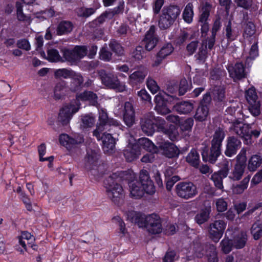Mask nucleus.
<instances>
[{"mask_svg":"<svg viewBox=\"0 0 262 262\" xmlns=\"http://www.w3.org/2000/svg\"><path fill=\"white\" fill-rule=\"evenodd\" d=\"M98 97L96 94L91 91H84L78 94L76 99L70 104L64 105L60 110L58 119L63 124H68L73 114L79 110L80 101L88 102L92 105H96Z\"/></svg>","mask_w":262,"mask_h":262,"instance_id":"f257e3e1","label":"nucleus"},{"mask_svg":"<svg viewBox=\"0 0 262 262\" xmlns=\"http://www.w3.org/2000/svg\"><path fill=\"white\" fill-rule=\"evenodd\" d=\"M122 172H115L104 182L108 197L116 205L121 204L124 199V192L122 186L118 184L122 178Z\"/></svg>","mask_w":262,"mask_h":262,"instance_id":"f03ea898","label":"nucleus"},{"mask_svg":"<svg viewBox=\"0 0 262 262\" xmlns=\"http://www.w3.org/2000/svg\"><path fill=\"white\" fill-rule=\"evenodd\" d=\"M140 180V182L133 181L129 183L132 197L135 199L140 198L143 196L144 192L150 194L155 193V186L152 182L149 179L148 172L147 170H141Z\"/></svg>","mask_w":262,"mask_h":262,"instance_id":"7ed1b4c3","label":"nucleus"},{"mask_svg":"<svg viewBox=\"0 0 262 262\" xmlns=\"http://www.w3.org/2000/svg\"><path fill=\"white\" fill-rule=\"evenodd\" d=\"M181 9L177 6L164 7L159 19V26L161 29L169 28L180 15Z\"/></svg>","mask_w":262,"mask_h":262,"instance_id":"20e7f679","label":"nucleus"},{"mask_svg":"<svg viewBox=\"0 0 262 262\" xmlns=\"http://www.w3.org/2000/svg\"><path fill=\"white\" fill-rule=\"evenodd\" d=\"M99 113V121L97 123V128L93 132V135L95 136L97 140L100 138L99 131H104V130H110V127L112 126L120 127V122L113 119H108L107 113L105 109L103 108H98Z\"/></svg>","mask_w":262,"mask_h":262,"instance_id":"39448f33","label":"nucleus"},{"mask_svg":"<svg viewBox=\"0 0 262 262\" xmlns=\"http://www.w3.org/2000/svg\"><path fill=\"white\" fill-rule=\"evenodd\" d=\"M177 98L168 95L164 92H160L155 98L156 103L155 110L161 115H166L170 113L168 105L173 104L177 101Z\"/></svg>","mask_w":262,"mask_h":262,"instance_id":"423d86ee","label":"nucleus"},{"mask_svg":"<svg viewBox=\"0 0 262 262\" xmlns=\"http://www.w3.org/2000/svg\"><path fill=\"white\" fill-rule=\"evenodd\" d=\"M139 221L138 225L139 227H145L151 234H158L162 230V221L160 217L155 214L149 215L144 219V222Z\"/></svg>","mask_w":262,"mask_h":262,"instance_id":"0eeeda50","label":"nucleus"},{"mask_svg":"<svg viewBox=\"0 0 262 262\" xmlns=\"http://www.w3.org/2000/svg\"><path fill=\"white\" fill-rule=\"evenodd\" d=\"M99 75L102 83L107 88L119 92H122L126 90L125 83L120 82L117 76L112 74H106L103 71H101Z\"/></svg>","mask_w":262,"mask_h":262,"instance_id":"6e6552de","label":"nucleus"},{"mask_svg":"<svg viewBox=\"0 0 262 262\" xmlns=\"http://www.w3.org/2000/svg\"><path fill=\"white\" fill-rule=\"evenodd\" d=\"M219 164V166L221 168V170L217 172H214L211 176V179L215 187L222 189L223 188V179L227 177L231 164L230 161L225 158H223L222 161Z\"/></svg>","mask_w":262,"mask_h":262,"instance_id":"1a4fd4ad","label":"nucleus"},{"mask_svg":"<svg viewBox=\"0 0 262 262\" xmlns=\"http://www.w3.org/2000/svg\"><path fill=\"white\" fill-rule=\"evenodd\" d=\"M159 120L162 119L156 118L153 113H148L141 121L142 131L148 136L152 135L155 131V126H157L159 130V127L161 126V122Z\"/></svg>","mask_w":262,"mask_h":262,"instance_id":"9d476101","label":"nucleus"},{"mask_svg":"<svg viewBox=\"0 0 262 262\" xmlns=\"http://www.w3.org/2000/svg\"><path fill=\"white\" fill-rule=\"evenodd\" d=\"M176 192L179 196L185 199L194 197L198 194L196 186L192 182H180L176 185Z\"/></svg>","mask_w":262,"mask_h":262,"instance_id":"9b49d317","label":"nucleus"},{"mask_svg":"<svg viewBox=\"0 0 262 262\" xmlns=\"http://www.w3.org/2000/svg\"><path fill=\"white\" fill-rule=\"evenodd\" d=\"M250 128L249 124L239 120L233 122L230 127L236 135L245 139L244 143L247 145L251 143Z\"/></svg>","mask_w":262,"mask_h":262,"instance_id":"f8f14e48","label":"nucleus"},{"mask_svg":"<svg viewBox=\"0 0 262 262\" xmlns=\"http://www.w3.org/2000/svg\"><path fill=\"white\" fill-rule=\"evenodd\" d=\"M221 27L220 21L216 20L213 26L212 29V35L211 37L207 40L203 41L202 47H205V49H201L199 53L198 59L201 61H204L207 57V51L206 49L208 48L209 50H211L214 46L215 42V37L216 35V32L220 29Z\"/></svg>","mask_w":262,"mask_h":262,"instance_id":"ddd939ff","label":"nucleus"},{"mask_svg":"<svg viewBox=\"0 0 262 262\" xmlns=\"http://www.w3.org/2000/svg\"><path fill=\"white\" fill-rule=\"evenodd\" d=\"M88 49L85 46H77L72 50H64L63 55L65 59L73 64L76 61L84 57L87 54Z\"/></svg>","mask_w":262,"mask_h":262,"instance_id":"4468645a","label":"nucleus"},{"mask_svg":"<svg viewBox=\"0 0 262 262\" xmlns=\"http://www.w3.org/2000/svg\"><path fill=\"white\" fill-rule=\"evenodd\" d=\"M245 97L251 113L254 116H258L260 114V103L255 89L253 87L249 88L246 91Z\"/></svg>","mask_w":262,"mask_h":262,"instance_id":"2eb2a0df","label":"nucleus"},{"mask_svg":"<svg viewBox=\"0 0 262 262\" xmlns=\"http://www.w3.org/2000/svg\"><path fill=\"white\" fill-rule=\"evenodd\" d=\"M226 227V223L222 220H216L211 223L208 230L209 237L214 242H218L222 237Z\"/></svg>","mask_w":262,"mask_h":262,"instance_id":"dca6fc26","label":"nucleus"},{"mask_svg":"<svg viewBox=\"0 0 262 262\" xmlns=\"http://www.w3.org/2000/svg\"><path fill=\"white\" fill-rule=\"evenodd\" d=\"M123 154L126 160L128 162L135 160L141 154L139 145L137 144L134 137H130L128 139V144L124 150Z\"/></svg>","mask_w":262,"mask_h":262,"instance_id":"f3484780","label":"nucleus"},{"mask_svg":"<svg viewBox=\"0 0 262 262\" xmlns=\"http://www.w3.org/2000/svg\"><path fill=\"white\" fill-rule=\"evenodd\" d=\"M158 152L161 153L168 158H172L178 157L180 150L173 143L164 142L159 143Z\"/></svg>","mask_w":262,"mask_h":262,"instance_id":"a211bd4d","label":"nucleus"},{"mask_svg":"<svg viewBox=\"0 0 262 262\" xmlns=\"http://www.w3.org/2000/svg\"><path fill=\"white\" fill-rule=\"evenodd\" d=\"M99 131L100 138L98 141L101 140L102 142V148L106 153L111 154L113 152L115 146L116 141L115 139L110 133Z\"/></svg>","mask_w":262,"mask_h":262,"instance_id":"6ab92c4d","label":"nucleus"},{"mask_svg":"<svg viewBox=\"0 0 262 262\" xmlns=\"http://www.w3.org/2000/svg\"><path fill=\"white\" fill-rule=\"evenodd\" d=\"M221 148L212 146L209 152L208 147L204 145L202 149V156L204 161L214 163L221 155Z\"/></svg>","mask_w":262,"mask_h":262,"instance_id":"aec40b11","label":"nucleus"},{"mask_svg":"<svg viewBox=\"0 0 262 262\" xmlns=\"http://www.w3.org/2000/svg\"><path fill=\"white\" fill-rule=\"evenodd\" d=\"M59 141L61 145L65 147L68 150H70L72 148L83 142V139L82 137H79L75 139L71 138L67 134H62L59 136Z\"/></svg>","mask_w":262,"mask_h":262,"instance_id":"412c9836","label":"nucleus"},{"mask_svg":"<svg viewBox=\"0 0 262 262\" xmlns=\"http://www.w3.org/2000/svg\"><path fill=\"white\" fill-rule=\"evenodd\" d=\"M241 146V142L234 137H228L227 139L226 148L225 154L229 157L235 155Z\"/></svg>","mask_w":262,"mask_h":262,"instance_id":"4be33fe9","label":"nucleus"},{"mask_svg":"<svg viewBox=\"0 0 262 262\" xmlns=\"http://www.w3.org/2000/svg\"><path fill=\"white\" fill-rule=\"evenodd\" d=\"M123 120L128 126H132L135 122V112L131 103L126 102L123 110Z\"/></svg>","mask_w":262,"mask_h":262,"instance_id":"5701e85b","label":"nucleus"},{"mask_svg":"<svg viewBox=\"0 0 262 262\" xmlns=\"http://www.w3.org/2000/svg\"><path fill=\"white\" fill-rule=\"evenodd\" d=\"M161 122V126L159 127V131L161 132L166 135L169 138L174 141L177 140L179 138V134L176 127L173 125H170L168 127H166L165 126V121L163 120H159Z\"/></svg>","mask_w":262,"mask_h":262,"instance_id":"b1692460","label":"nucleus"},{"mask_svg":"<svg viewBox=\"0 0 262 262\" xmlns=\"http://www.w3.org/2000/svg\"><path fill=\"white\" fill-rule=\"evenodd\" d=\"M155 31V27L154 26H151L149 30L147 32L143 40L145 47L148 51L153 49L158 42V38L154 34Z\"/></svg>","mask_w":262,"mask_h":262,"instance_id":"393cba45","label":"nucleus"},{"mask_svg":"<svg viewBox=\"0 0 262 262\" xmlns=\"http://www.w3.org/2000/svg\"><path fill=\"white\" fill-rule=\"evenodd\" d=\"M228 70L230 76L234 80L241 79L245 76V68L241 62H237L234 66H228Z\"/></svg>","mask_w":262,"mask_h":262,"instance_id":"a878e982","label":"nucleus"},{"mask_svg":"<svg viewBox=\"0 0 262 262\" xmlns=\"http://www.w3.org/2000/svg\"><path fill=\"white\" fill-rule=\"evenodd\" d=\"M174 48L171 43H166L164 45L157 54V59L154 63V66L159 65L161 61L166 57L170 55L173 51Z\"/></svg>","mask_w":262,"mask_h":262,"instance_id":"bb28decb","label":"nucleus"},{"mask_svg":"<svg viewBox=\"0 0 262 262\" xmlns=\"http://www.w3.org/2000/svg\"><path fill=\"white\" fill-rule=\"evenodd\" d=\"M18 241L19 244L25 250H26L27 245L34 249L35 248L36 246L32 244L35 241V238L34 236L28 232H23L21 235L18 237Z\"/></svg>","mask_w":262,"mask_h":262,"instance_id":"cd10ccee","label":"nucleus"},{"mask_svg":"<svg viewBox=\"0 0 262 262\" xmlns=\"http://www.w3.org/2000/svg\"><path fill=\"white\" fill-rule=\"evenodd\" d=\"M137 144L139 145V149L142 152L144 149L150 152H158V147L156 146L154 143L147 138H142L138 140Z\"/></svg>","mask_w":262,"mask_h":262,"instance_id":"c85d7f7f","label":"nucleus"},{"mask_svg":"<svg viewBox=\"0 0 262 262\" xmlns=\"http://www.w3.org/2000/svg\"><path fill=\"white\" fill-rule=\"evenodd\" d=\"M176 111L180 114H188L193 109V104L189 101H182L173 106Z\"/></svg>","mask_w":262,"mask_h":262,"instance_id":"c756f323","label":"nucleus"},{"mask_svg":"<svg viewBox=\"0 0 262 262\" xmlns=\"http://www.w3.org/2000/svg\"><path fill=\"white\" fill-rule=\"evenodd\" d=\"M211 212V207H206L201 209L195 215V220L196 222L201 225L207 222L209 219V215Z\"/></svg>","mask_w":262,"mask_h":262,"instance_id":"7c9ffc66","label":"nucleus"},{"mask_svg":"<svg viewBox=\"0 0 262 262\" xmlns=\"http://www.w3.org/2000/svg\"><path fill=\"white\" fill-rule=\"evenodd\" d=\"M16 17L18 20L30 24L32 19L30 16L26 15L23 12V5L20 2L16 3Z\"/></svg>","mask_w":262,"mask_h":262,"instance_id":"2f4dec72","label":"nucleus"},{"mask_svg":"<svg viewBox=\"0 0 262 262\" xmlns=\"http://www.w3.org/2000/svg\"><path fill=\"white\" fill-rule=\"evenodd\" d=\"M147 75L145 69H142L134 72L129 77V82L132 84L142 82Z\"/></svg>","mask_w":262,"mask_h":262,"instance_id":"473e14b6","label":"nucleus"},{"mask_svg":"<svg viewBox=\"0 0 262 262\" xmlns=\"http://www.w3.org/2000/svg\"><path fill=\"white\" fill-rule=\"evenodd\" d=\"M225 137V134L223 129L218 128L215 132L211 141V146L221 148L222 143Z\"/></svg>","mask_w":262,"mask_h":262,"instance_id":"72a5a7b5","label":"nucleus"},{"mask_svg":"<svg viewBox=\"0 0 262 262\" xmlns=\"http://www.w3.org/2000/svg\"><path fill=\"white\" fill-rule=\"evenodd\" d=\"M80 128L82 129L91 127L95 123V118L92 114L81 116Z\"/></svg>","mask_w":262,"mask_h":262,"instance_id":"f704fd0d","label":"nucleus"},{"mask_svg":"<svg viewBox=\"0 0 262 262\" xmlns=\"http://www.w3.org/2000/svg\"><path fill=\"white\" fill-rule=\"evenodd\" d=\"M209 114V108L207 105H200L196 110L194 118L196 120L202 121L206 119Z\"/></svg>","mask_w":262,"mask_h":262,"instance_id":"c9c22d12","label":"nucleus"},{"mask_svg":"<svg viewBox=\"0 0 262 262\" xmlns=\"http://www.w3.org/2000/svg\"><path fill=\"white\" fill-rule=\"evenodd\" d=\"M261 163L262 158L260 156L257 155H253L248 161V169L251 171H254L260 166Z\"/></svg>","mask_w":262,"mask_h":262,"instance_id":"e433bc0d","label":"nucleus"},{"mask_svg":"<svg viewBox=\"0 0 262 262\" xmlns=\"http://www.w3.org/2000/svg\"><path fill=\"white\" fill-rule=\"evenodd\" d=\"M186 161L193 167L198 166L200 162V157L198 152L195 149L191 150L186 157Z\"/></svg>","mask_w":262,"mask_h":262,"instance_id":"4c0bfd02","label":"nucleus"},{"mask_svg":"<svg viewBox=\"0 0 262 262\" xmlns=\"http://www.w3.org/2000/svg\"><path fill=\"white\" fill-rule=\"evenodd\" d=\"M193 8L192 4L189 3L185 6L183 13V19L188 24H190L193 20L194 15Z\"/></svg>","mask_w":262,"mask_h":262,"instance_id":"58836bf2","label":"nucleus"},{"mask_svg":"<svg viewBox=\"0 0 262 262\" xmlns=\"http://www.w3.org/2000/svg\"><path fill=\"white\" fill-rule=\"evenodd\" d=\"M55 15V11L51 8L34 14V18L38 21H43L46 19L53 17Z\"/></svg>","mask_w":262,"mask_h":262,"instance_id":"ea45409f","label":"nucleus"},{"mask_svg":"<svg viewBox=\"0 0 262 262\" xmlns=\"http://www.w3.org/2000/svg\"><path fill=\"white\" fill-rule=\"evenodd\" d=\"M247 236L245 232H242L237 235L234 239L233 246L236 249L243 248L247 242Z\"/></svg>","mask_w":262,"mask_h":262,"instance_id":"a19ab883","label":"nucleus"},{"mask_svg":"<svg viewBox=\"0 0 262 262\" xmlns=\"http://www.w3.org/2000/svg\"><path fill=\"white\" fill-rule=\"evenodd\" d=\"M255 31V26L252 22H248L244 29L243 36L245 38H248L251 37L254 41H257V38L254 36Z\"/></svg>","mask_w":262,"mask_h":262,"instance_id":"79ce46f5","label":"nucleus"},{"mask_svg":"<svg viewBox=\"0 0 262 262\" xmlns=\"http://www.w3.org/2000/svg\"><path fill=\"white\" fill-rule=\"evenodd\" d=\"M258 55V49L257 46V40L254 41L253 45L251 46L249 53V56L246 60V64L249 67L252 60H254Z\"/></svg>","mask_w":262,"mask_h":262,"instance_id":"37998d69","label":"nucleus"},{"mask_svg":"<svg viewBox=\"0 0 262 262\" xmlns=\"http://www.w3.org/2000/svg\"><path fill=\"white\" fill-rule=\"evenodd\" d=\"M250 179V177L248 176L243 180L240 184L234 186L232 188L233 192L235 194L243 193L247 189Z\"/></svg>","mask_w":262,"mask_h":262,"instance_id":"c03bdc74","label":"nucleus"},{"mask_svg":"<svg viewBox=\"0 0 262 262\" xmlns=\"http://www.w3.org/2000/svg\"><path fill=\"white\" fill-rule=\"evenodd\" d=\"M72 25L70 21H63L58 25L57 33L58 35H63L71 31Z\"/></svg>","mask_w":262,"mask_h":262,"instance_id":"a18cd8bd","label":"nucleus"},{"mask_svg":"<svg viewBox=\"0 0 262 262\" xmlns=\"http://www.w3.org/2000/svg\"><path fill=\"white\" fill-rule=\"evenodd\" d=\"M73 71L67 69H57L54 72L55 77L57 78H71Z\"/></svg>","mask_w":262,"mask_h":262,"instance_id":"49530a36","label":"nucleus"},{"mask_svg":"<svg viewBox=\"0 0 262 262\" xmlns=\"http://www.w3.org/2000/svg\"><path fill=\"white\" fill-rule=\"evenodd\" d=\"M245 167L239 165H235L232 175L230 176L231 179L233 180H240L244 174Z\"/></svg>","mask_w":262,"mask_h":262,"instance_id":"de8ad7c7","label":"nucleus"},{"mask_svg":"<svg viewBox=\"0 0 262 262\" xmlns=\"http://www.w3.org/2000/svg\"><path fill=\"white\" fill-rule=\"evenodd\" d=\"M251 232L255 240L259 239L262 236V227L259 222L253 224Z\"/></svg>","mask_w":262,"mask_h":262,"instance_id":"09e8293b","label":"nucleus"},{"mask_svg":"<svg viewBox=\"0 0 262 262\" xmlns=\"http://www.w3.org/2000/svg\"><path fill=\"white\" fill-rule=\"evenodd\" d=\"M117 11L114 10H109L106 11L105 13H103L101 15H100L99 17H98L94 21L96 25L101 24L103 23L106 19H111L112 18L114 14L116 13Z\"/></svg>","mask_w":262,"mask_h":262,"instance_id":"8fccbe9b","label":"nucleus"},{"mask_svg":"<svg viewBox=\"0 0 262 262\" xmlns=\"http://www.w3.org/2000/svg\"><path fill=\"white\" fill-rule=\"evenodd\" d=\"M208 262H218L216 248L214 246L210 245L207 251Z\"/></svg>","mask_w":262,"mask_h":262,"instance_id":"3c124183","label":"nucleus"},{"mask_svg":"<svg viewBox=\"0 0 262 262\" xmlns=\"http://www.w3.org/2000/svg\"><path fill=\"white\" fill-rule=\"evenodd\" d=\"M191 87L190 81H188L185 78L182 79L180 81L179 93L180 95H183L187 91L190 90Z\"/></svg>","mask_w":262,"mask_h":262,"instance_id":"603ef678","label":"nucleus"},{"mask_svg":"<svg viewBox=\"0 0 262 262\" xmlns=\"http://www.w3.org/2000/svg\"><path fill=\"white\" fill-rule=\"evenodd\" d=\"M226 35L228 39L231 40L235 39L239 35V31L237 30L232 29L231 21H229L226 27Z\"/></svg>","mask_w":262,"mask_h":262,"instance_id":"864d4df0","label":"nucleus"},{"mask_svg":"<svg viewBox=\"0 0 262 262\" xmlns=\"http://www.w3.org/2000/svg\"><path fill=\"white\" fill-rule=\"evenodd\" d=\"M47 59L52 62H58L61 60L58 51L54 49H49L47 52Z\"/></svg>","mask_w":262,"mask_h":262,"instance_id":"5fc2aeb1","label":"nucleus"},{"mask_svg":"<svg viewBox=\"0 0 262 262\" xmlns=\"http://www.w3.org/2000/svg\"><path fill=\"white\" fill-rule=\"evenodd\" d=\"M246 149L242 148L239 153L236 156V163L235 165H239L246 167Z\"/></svg>","mask_w":262,"mask_h":262,"instance_id":"6e6d98bb","label":"nucleus"},{"mask_svg":"<svg viewBox=\"0 0 262 262\" xmlns=\"http://www.w3.org/2000/svg\"><path fill=\"white\" fill-rule=\"evenodd\" d=\"M220 245L223 252L225 253H228L232 250L233 243H231L228 238H225L222 241Z\"/></svg>","mask_w":262,"mask_h":262,"instance_id":"4d7b16f0","label":"nucleus"},{"mask_svg":"<svg viewBox=\"0 0 262 262\" xmlns=\"http://www.w3.org/2000/svg\"><path fill=\"white\" fill-rule=\"evenodd\" d=\"M193 125V120L192 118H188L182 122L180 124V127L183 132H190Z\"/></svg>","mask_w":262,"mask_h":262,"instance_id":"13d9d810","label":"nucleus"},{"mask_svg":"<svg viewBox=\"0 0 262 262\" xmlns=\"http://www.w3.org/2000/svg\"><path fill=\"white\" fill-rule=\"evenodd\" d=\"M46 149V146L43 144H41L38 147V152H39V159H40V161H49L50 162L49 166L50 167L51 166V162L53 160V157L50 156L48 158H43V156L45 155Z\"/></svg>","mask_w":262,"mask_h":262,"instance_id":"bf43d9fd","label":"nucleus"},{"mask_svg":"<svg viewBox=\"0 0 262 262\" xmlns=\"http://www.w3.org/2000/svg\"><path fill=\"white\" fill-rule=\"evenodd\" d=\"M66 88L64 82H61L57 83L54 89L55 96L56 98L58 99L61 97L62 94L66 92Z\"/></svg>","mask_w":262,"mask_h":262,"instance_id":"052dcab7","label":"nucleus"},{"mask_svg":"<svg viewBox=\"0 0 262 262\" xmlns=\"http://www.w3.org/2000/svg\"><path fill=\"white\" fill-rule=\"evenodd\" d=\"M193 254V257H202L204 255V250L203 246L200 244H196L194 245L192 251Z\"/></svg>","mask_w":262,"mask_h":262,"instance_id":"680f3d73","label":"nucleus"},{"mask_svg":"<svg viewBox=\"0 0 262 262\" xmlns=\"http://www.w3.org/2000/svg\"><path fill=\"white\" fill-rule=\"evenodd\" d=\"M147 87L153 94L156 93L159 90V87L156 82L151 78H148L146 82Z\"/></svg>","mask_w":262,"mask_h":262,"instance_id":"e2e57ef3","label":"nucleus"},{"mask_svg":"<svg viewBox=\"0 0 262 262\" xmlns=\"http://www.w3.org/2000/svg\"><path fill=\"white\" fill-rule=\"evenodd\" d=\"M146 56V53L142 47H137L133 52V57L136 60H141Z\"/></svg>","mask_w":262,"mask_h":262,"instance_id":"0e129e2a","label":"nucleus"},{"mask_svg":"<svg viewBox=\"0 0 262 262\" xmlns=\"http://www.w3.org/2000/svg\"><path fill=\"white\" fill-rule=\"evenodd\" d=\"M213 98L219 102L222 101L225 97V91L223 88H217L213 92Z\"/></svg>","mask_w":262,"mask_h":262,"instance_id":"69168bd1","label":"nucleus"},{"mask_svg":"<svg viewBox=\"0 0 262 262\" xmlns=\"http://www.w3.org/2000/svg\"><path fill=\"white\" fill-rule=\"evenodd\" d=\"M178 258L176 253L174 251H168L165 254L163 261V262H174Z\"/></svg>","mask_w":262,"mask_h":262,"instance_id":"338daca9","label":"nucleus"},{"mask_svg":"<svg viewBox=\"0 0 262 262\" xmlns=\"http://www.w3.org/2000/svg\"><path fill=\"white\" fill-rule=\"evenodd\" d=\"M215 204L216 209L219 212H224L227 209V203L224 199L222 198L217 199Z\"/></svg>","mask_w":262,"mask_h":262,"instance_id":"774afa93","label":"nucleus"}]
</instances>
